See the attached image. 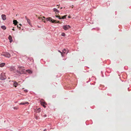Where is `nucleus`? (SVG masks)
I'll return each mask as SVG.
<instances>
[{
    "label": "nucleus",
    "instance_id": "nucleus-26",
    "mask_svg": "<svg viewBox=\"0 0 131 131\" xmlns=\"http://www.w3.org/2000/svg\"><path fill=\"white\" fill-rule=\"evenodd\" d=\"M24 91L25 92H28V91L27 90H24Z\"/></svg>",
    "mask_w": 131,
    "mask_h": 131
},
{
    "label": "nucleus",
    "instance_id": "nucleus-12",
    "mask_svg": "<svg viewBox=\"0 0 131 131\" xmlns=\"http://www.w3.org/2000/svg\"><path fill=\"white\" fill-rule=\"evenodd\" d=\"M8 39L9 40V42L11 43L13 41L12 38L10 35H9L8 37Z\"/></svg>",
    "mask_w": 131,
    "mask_h": 131
},
{
    "label": "nucleus",
    "instance_id": "nucleus-2",
    "mask_svg": "<svg viewBox=\"0 0 131 131\" xmlns=\"http://www.w3.org/2000/svg\"><path fill=\"white\" fill-rule=\"evenodd\" d=\"M6 78V76L5 75V73L4 72H2L0 75V79L1 80H3L5 79Z\"/></svg>",
    "mask_w": 131,
    "mask_h": 131
},
{
    "label": "nucleus",
    "instance_id": "nucleus-1",
    "mask_svg": "<svg viewBox=\"0 0 131 131\" xmlns=\"http://www.w3.org/2000/svg\"><path fill=\"white\" fill-rule=\"evenodd\" d=\"M46 20L47 21H49L53 23H60L59 21H57V20L52 19V18L51 17H49L47 18L46 19Z\"/></svg>",
    "mask_w": 131,
    "mask_h": 131
},
{
    "label": "nucleus",
    "instance_id": "nucleus-20",
    "mask_svg": "<svg viewBox=\"0 0 131 131\" xmlns=\"http://www.w3.org/2000/svg\"><path fill=\"white\" fill-rule=\"evenodd\" d=\"M66 49H63V50L62 51V53H63V55L65 53H66Z\"/></svg>",
    "mask_w": 131,
    "mask_h": 131
},
{
    "label": "nucleus",
    "instance_id": "nucleus-4",
    "mask_svg": "<svg viewBox=\"0 0 131 131\" xmlns=\"http://www.w3.org/2000/svg\"><path fill=\"white\" fill-rule=\"evenodd\" d=\"M27 61L28 64H32L34 60L32 58H30L28 59Z\"/></svg>",
    "mask_w": 131,
    "mask_h": 131
},
{
    "label": "nucleus",
    "instance_id": "nucleus-28",
    "mask_svg": "<svg viewBox=\"0 0 131 131\" xmlns=\"http://www.w3.org/2000/svg\"><path fill=\"white\" fill-rule=\"evenodd\" d=\"M12 30H14V31L15 30V29H14V28H13L12 29Z\"/></svg>",
    "mask_w": 131,
    "mask_h": 131
},
{
    "label": "nucleus",
    "instance_id": "nucleus-14",
    "mask_svg": "<svg viewBox=\"0 0 131 131\" xmlns=\"http://www.w3.org/2000/svg\"><path fill=\"white\" fill-rule=\"evenodd\" d=\"M29 103L27 102H21L20 104V105H25V104H28Z\"/></svg>",
    "mask_w": 131,
    "mask_h": 131
},
{
    "label": "nucleus",
    "instance_id": "nucleus-8",
    "mask_svg": "<svg viewBox=\"0 0 131 131\" xmlns=\"http://www.w3.org/2000/svg\"><path fill=\"white\" fill-rule=\"evenodd\" d=\"M34 111L35 112H36L37 113H39L41 111V109L40 108H38L35 109Z\"/></svg>",
    "mask_w": 131,
    "mask_h": 131
},
{
    "label": "nucleus",
    "instance_id": "nucleus-32",
    "mask_svg": "<svg viewBox=\"0 0 131 131\" xmlns=\"http://www.w3.org/2000/svg\"><path fill=\"white\" fill-rule=\"evenodd\" d=\"M15 108V107H14V109H16V108Z\"/></svg>",
    "mask_w": 131,
    "mask_h": 131
},
{
    "label": "nucleus",
    "instance_id": "nucleus-19",
    "mask_svg": "<svg viewBox=\"0 0 131 131\" xmlns=\"http://www.w3.org/2000/svg\"><path fill=\"white\" fill-rule=\"evenodd\" d=\"M26 71L29 73H31L32 72L31 70H27Z\"/></svg>",
    "mask_w": 131,
    "mask_h": 131
},
{
    "label": "nucleus",
    "instance_id": "nucleus-21",
    "mask_svg": "<svg viewBox=\"0 0 131 131\" xmlns=\"http://www.w3.org/2000/svg\"><path fill=\"white\" fill-rule=\"evenodd\" d=\"M1 27L2 29H3V30H4L6 29V27H5V26H2Z\"/></svg>",
    "mask_w": 131,
    "mask_h": 131
},
{
    "label": "nucleus",
    "instance_id": "nucleus-3",
    "mask_svg": "<svg viewBox=\"0 0 131 131\" xmlns=\"http://www.w3.org/2000/svg\"><path fill=\"white\" fill-rule=\"evenodd\" d=\"M2 55L4 56L7 58H9L10 56V54L8 52H5L3 53Z\"/></svg>",
    "mask_w": 131,
    "mask_h": 131
},
{
    "label": "nucleus",
    "instance_id": "nucleus-27",
    "mask_svg": "<svg viewBox=\"0 0 131 131\" xmlns=\"http://www.w3.org/2000/svg\"><path fill=\"white\" fill-rule=\"evenodd\" d=\"M43 116L44 117H46V115H44Z\"/></svg>",
    "mask_w": 131,
    "mask_h": 131
},
{
    "label": "nucleus",
    "instance_id": "nucleus-30",
    "mask_svg": "<svg viewBox=\"0 0 131 131\" xmlns=\"http://www.w3.org/2000/svg\"><path fill=\"white\" fill-rule=\"evenodd\" d=\"M19 25L20 26H21V25L20 24H19Z\"/></svg>",
    "mask_w": 131,
    "mask_h": 131
},
{
    "label": "nucleus",
    "instance_id": "nucleus-29",
    "mask_svg": "<svg viewBox=\"0 0 131 131\" xmlns=\"http://www.w3.org/2000/svg\"><path fill=\"white\" fill-rule=\"evenodd\" d=\"M44 131H47V130H46V129H45L44 130Z\"/></svg>",
    "mask_w": 131,
    "mask_h": 131
},
{
    "label": "nucleus",
    "instance_id": "nucleus-17",
    "mask_svg": "<svg viewBox=\"0 0 131 131\" xmlns=\"http://www.w3.org/2000/svg\"><path fill=\"white\" fill-rule=\"evenodd\" d=\"M53 10L54 12H56L58 13H59V11L56 8H54L53 9Z\"/></svg>",
    "mask_w": 131,
    "mask_h": 131
},
{
    "label": "nucleus",
    "instance_id": "nucleus-15",
    "mask_svg": "<svg viewBox=\"0 0 131 131\" xmlns=\"http://www.w3.org/2000/svg\"><path fill=\"white\" fill-rule=\"evenodd\" d=\"M25 18L26 19L27 23L29 24H30V20L28 19L26 16L25 17Z\"/></svg>",
    "mask_w": 131,
    "mask_h": 131
},
{
    "label": "nucleus",
    "instance_id": "nucleus-16",
    "mask_svg": "<svg viewBox=\"0 0 131 131\" xmlns=\"http://www.w3.org/2000/svg\"><path fill=\"white\" fill-rule=\"evenodd\" d=\"M5 64V63H1L0 64V67H2L4 66Z\"/></svg>",
    "mask_w": 131,
    "mask_h": 131
},
{
    "label": "nucleus",
    "instance_id": "nucleus-23",
    "mask_svg": "<svg viewBox=\"0 0 131 131\" xmlns=\"http://www.w3.org/2000/svg\"><path fill=\"white\" fill-rule=\"evenodd\" d=\"M61 35L62 36H64L65 35V34L64 33H62L61 34Z\"/></svg>",
    "mask_w": 131,
    "mask_h": 131
},
{
    "label": "nucleus",
    "instance_id": "nucleus-5",
    "mask_svg": "<svg viewBox=\"0 0 131 131\" xmlns=\"http://www.w3.org/2000/svg\"><path fill=\"white\" fill-rule=\"evenodd\" d=\"M70 28V27L69 25H66L63 26V28L65 30H67Z\"/></svg>",
    "mask_w": 131,
    "mask_h": 131
},
{
    "label": "nucleus",
    "instance_id": "nucleus-6",
    "mask_svg": "<svg viewBox=\"0 0 131 131\" xmlns=\"http://www.w3.org/2000/svg\"><path fill=\"white\" fill-rule=\"evenodd\" d=\"M55 14H56V16L57 17H58V18L60 19H64L66 18V17L67 16V15H65L63 16H62V18L60 17V16L57 15V14L56 13H55Z\"/></svg>",
    "mask_w": 131,
    "mask_h": 131
},
{
    "label": "nucleus",
    "instance_id": "nucleus-25",
    "mask_svg": "<svg viewBox=\"0 0 131 131\" xmlns=\"http://www.w3.org/2000/svg\"><path fill=\"white\" fill-rule=\"evenodd\" d=\"M18 68H23L24 67H23L22 66H18Z\"/></svg>",
    "mask_w": 131,
    "mask_h": 131
},
{
    "label": "nucleus",
    "instance_id": "nucleus-11",
    "mask_svg": "<svg viewBox=\"0 0 131 131\" xmlns=\"http://www.w3.org/2000/svg\"><path fill=\"white\" fill-rule=\"evenodd\" d=\"M43 18H44V19H45V17H44V16L43 17H38V19H42V20H44L43 21L44 22V23H46V21L44 20V19H43Z\"/></svg>",
    "mask_w": 131,
    "mask_h": 131
},
{
    "label": "nucleus",
    "instance_id": "nucleus-9",
    "mask_svg": "<svg viewBox=\"0 0 131 131\" xmlns=\"http://www.w3.org/2000/svg\"><path fill=\"white\" fill-rule=\"evenodd\" d=\"M1 17L3 20H5L6 19V16L4 14H2L1 16Z\"/></svg>",
    "mask_w": 131,
    "mask_h": 131
},
{
    "label": "nucleus",
    "instance_id": "nucleus-13",
    "mask_svg": "<svg viewBox=\"0 0 131 131\" xmlns=\"http://www.w3.org/2000/svg\"><path fill=\"white\" fill-rule=\"evenodd\" d=\"M18 85V83L16 82H14L13 84V85L15 87H16Z\"/></svg>",
    "mask_w": 131,
    "mask_h": 131
},
{
    "label": "nucleus",
    "instance_id": "nucleus-7",
    "mask_svg": "<svg viewBox=\"0 0 131 131\" xmlns=\"http://www.w3.org/2000/svg\"><path fill=\"white\" fill-rule=\"evenodd\" d=\"M40 102L41 105H42L45 108L46 107L45 105L46 104V102H42L41 101H40Z\"/></svg>",
    "mask_w": 131,
    "mask_h": 131
},
{
    "label": "nucleus",
    "instance_id": "nucleus-18",
    "mask_svg": "<svg viewBox=\"0 0 131 131\" xmlns=\"http://www.w3.org/2000/svg\"><path fill=\"white\" fill-rule=\"evenodd\" d=\"M13 24L15 25H17V24L18 23L17 21L16 20H14L13 21Z\"/></svg>",
    "mask_w": 131,
    "mask_h": 131
},
{
    "label": "nucleus",
    "instance_id": "nucleus-22",
    "mask_svg": "<svg viewBox=\"0 0 131 131\" xmlns=\"http://www.w3.org/2000/svg\"><path fill=\"white\" fill-rule=\"evenodd\" d=\"M58 52H60V53H61V54L62 55V56H63V53H62V52H61L59 50L58 51Z\"/></svg>",
    "mask_w": 131,
    "mask_h": 131
},
{
    "label": "nucleus",
    "instance_id": "nucleus-34",
    "mask_svg": "<svg viewBox=\"0 0 131 131\" xmlns=\"http://www.w3.org/2000/svg\"><path fill=\"white\" fill-rule=\"evenodd\" d=\"M62 7H61V9H62Z\"/></svg>",
    "mask_w": 131,
    "mask_h": 131
},
{
    "label": "nucleus",
    "instance_id": "nucleus-31",
    "mask_svg": "<svg viewBox=\"0 0 131 131\" xmlns=\"http://www.w3.org/2000/svg\"><path fill=\"white\" fill-rule=\"evenodd\" d=\"M68 51L67 52V53H68Z\"/></svg>",
    "mask_w": 131,
    "mask_h": 131
},
{
    "label": "nucleus",
    "instance_id": "nucleus-24",
    "mask_svg": "<svg viewBox=\"0 0 131 131\" xmlns=\"http://www.w3.org/2000/svg\"><path fill=\"white\" fill-rule=\"evenodd\" d=\"M17 27L18 28H19V30L20 29H21V27H20V26H19L18 25H17Z\"/></svg>",
    "mask_w": 131,
    "mask_h": 131
},
{
    "label": "nucleus",
    "instance_id": "nucleus-10",
    "mask_svg": "<svg viewBox=\"0 0 131 131\" xmlns=\"http://www.w3.org/2000/svg\"><path fill=\"white\" fill-rule=\"evenodd\" d=\"M15 68L14 67H10L9 68V70L10 71H13L15 70Z\"/></svg>",
    "mask_w": 131,
    "mask_h": 131
},
{
    "label": "nucleus",
    "instance_id": "nucleus-33",
    "mask_svg": "<svg viewBox=\"0 0 131 131\" xmlns=\"http://www.w3.org/2000/svg\"><path fill=\"white\" fill-rule=\"evenodd\" d=\"M68 17H69V18H70V16H68Z\"/></svg>",
    "mask_w": 131,
    "mask_h": 131
}]
</instances>
